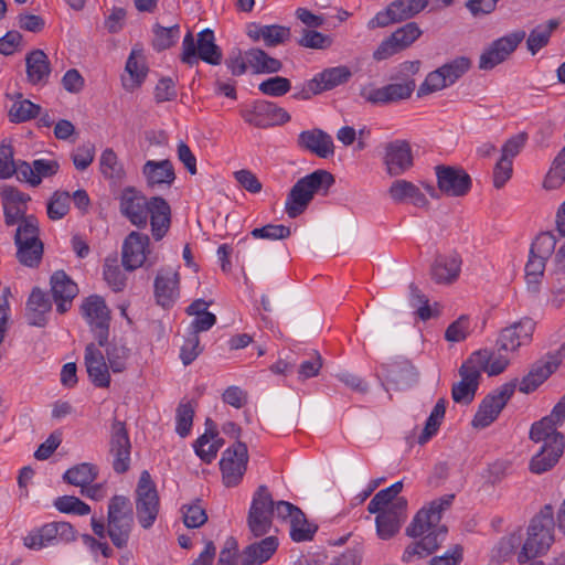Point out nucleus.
Instances as JSON below:
<instances>
[{
    "label": "nucleus",
    "mask_w": 565,
    "mask_h": 565,
    "mask_svg": "<svg viewBox=\"0 0 565 565\" xmlns=\"http://www.w3.org/2000/svg\"><path fill=\"white\" fill-rule=\"evenodd\" d=\"M455 495L446 494L429 503L426 508H422L406 527V535L411 537H419L409 544L403 555L402 561L409 563L415 556L419 558L431 555L446 540L448 529L440 524L441 513L450 507Z\"/></svg>",
    "instance_id": "nucleus-1"
},
{
    "label": "nucleus",
    "mask_w": 565,
    "mask_h": 565,
    "mask_svg": "<svg viewBox=\"0 0 565 565\" xmlns=\"http://www.w3.org/2000/svg\"><path fill=\"white\" fill-rule=\"evenodd\" d=\"M509 361L499 355L493 356L492 350L480 349L472 352L459 367L461 380L452 385V399L462 405H469L478 391L481 371L489 376H497L505 371Z\"/></svg>",
    "instance_id": "nucleus-2"
},
{
    "label": "nucleus",
    "mask_w": 565,
    "mask_h": 565,
    "mask_svg": "<svg viewBox=\"0 0 565 565\" xmlns=\"http://www.w3.org/2000/svg\"><path fill=\"white\" fill-rule=\"evenodd\" d=\"M135 525L134 508L126 495L116 494L109 499L107 523L103 519H90V526L99 539L108 536L113 545L119 550L128 546Z\"/></svg>",
    "instance_id": "nucleus-3"
},
{
    "label": "nucleus",
    "mask_w": 565,
    "mask_h": 565,
    "mask_svg": "<svg viewBox=\"0 0 565 565\" xmlns=\"http://www.w3.org/2000/svg\"><path fill=\"white\" fill-rule=\"evenodd\" d=\"M554 508L552 504H545L530 522L527 539L518 554V562L524 564L545 554L554 543Z\"/></svg>",
    "instance_id": "nucleus-4"
},
{
    "label": "nucleus",
    "mask_w": 565,
    "mask_h": 565,
    "mask_svg": "<svg viewBox=\"0 0 565 565\" xmlns=\"http://www.w3.org/2000/svg\"><path fill=\"white\" fill-rule=\"evenodd\" d=\"M182 63L193 66L203 61L210 65H220L223 60L221 47L215 43L214 31L206 28L198 33L195 40L192 32H188L182 42Z\"/></svg>",
    "instance_id": "nucleus-5"
},
{
    "label": "nucleus",
    "mask_w": 565,
    "mask_h": 565,
    "mask_svg": "<svg viewBox=\"0 0 565 565\" xmlns=\"http://www.w3.org/2000/svg\"><path fill=\"white\" fill-rule=\"evenodd\" d=\"M135 493L138 523L142 529L149 530L158 518L160 498L156 484L147 470L141 472Z\"/></svg>",
    "instance_id": "nucleus-6"
},
{
    "label": "nucleus",
    "mask_w": 565,
    "mask_h": 565,
    "mask_svg": "<svg viewBox=\"0 0 565 565\" xmlns=\"http://www.w3.org/2000/svg\"><path fill=\"white\" fill-rule=\"evenodd\" d=\"M274 500L268 488L259 486L255 491L247 515V525L255 537L269 533L273 525Z\"/></svg>",
    "instance_id": "nucleus-7"
},
{
    "label": "nucleus",
    "mask_w": 565,
    "mask_h": 565,
    "mask_svg": "<svg viewBox=\"0 0 565 565\" xmlns=\"http://www.w3.org/2000/svg\"><path fill=\"white\" fill-rule=\"evenodd\" d=\"M518 383V379H514L488 394L478 407L471 423L472 426L475 428H486L490 426L498 418L509 399L513 396Z\"/></svg>",
    "instance_id": "nucleus-8"
},
{
    "label": "nucleus",
    "mask_w": 565,
    "mask_h": 565,
    "mask_svg": "<svg viewBox=\"0 0 565 565\" xmlns=\"http://www.w3.org/2000/svg\"><path fill=\"white\" fill-rule=\"evenodd\" d=\"M534 330L535 322L529 317L503 328L495 342L497 351H492L493 356L501 355L510 362L507 353L515 352L520 347L530 344Z\"/></svg>",
    "instance_id": "nucleus-9"
},
{
    "label": "nucleus",
    "mask_w": 565,
    "mask_h": 565,
    "mask_svg": "<svg viewBox=\"0 0 565 565\" xmlns=\"http://www.w3.org/2000/svg\"><path fill=\"white\" fill-rule=\"evenodd\" d=\"M82 316L85 318L100 347L108 341L110 310L106 301L98 295L86 297L81 305Z\"/></svg>",
    "instance_id": "nucleus-10"
},
{
    "label": "nucleus",
    "mask_w": 565,
    "mask_h": 565,
    "mask_svg": "<svg viewBox=\"0 0 565 565\" xmlns=\"http://www.w3.org/2000/svg\"><path fill=\"white\" fill-rule=\"evenodd\" d=\"M248 463V449L245 443L236 440L225 449L220 460L223 483L227 488L241 483Z\"/></svg>",
    "instance_id": "nucleus-11"
},
{
    "label": "nucleus",
    "mask_w": 565,
    "mask_h": 565,
    "mask_svg": "<svg viewBox=\"0 0 565 565\" xmlns=\"http://www.w3.org/2000/svg\"><path fill=\"white\" fill-rule=\"evenodd\" d=\"M428 6V0H394L372 18L369 29L385 28L412 19Z\"/></svg>",
    "instance_id": "nucleus-12"
},
{
    "label": "nucleus",
    "mask_w": 565,
    "mask_h": 565,
    "mask_svg": "<svg viewBox=\"0 0 565 565\" xmlns=\"http://www.w3.org/2000/svg\"><path fill=\"white\" fill-rule=\"evenodd\" d=\"M131 441L126 423L114 418L110 425L109 455L111 467L118 475L126 473L130 468Z\"/></svg>",
    "instance_id": "nucleus-13"
},
{
    "label": "nucleus",
    "mask_w": 565,
    "mask_h": 565,
    "mask_svg": "<svg viewBox=\"0 0 565 565\" xmlns=\"http://www.w3.org/2000/svg\"><path fill=\"white\" fill-rule=\"evenodd\" d=\"M564 356L565 344H562L558 350L548 352L543 359L536 361L520 382L519 391L524 394L534 392L557 370Z\"/></svg>",
    "instance_id": "nucleus-14"
},
{
    "label": "nucleus",
    "mask_w": 565,
    "mask_h": 565,
    "mask_svg": "<svg viewBox=\"0 0 565 565\" xmlns=\"http://www.w3.org/2000/svg\"><path fill=\"white\" fill-rule=\"evenodd\" d=\"M435 172L438 190L447 196H465L472 186L470 175L460 167L439 164Z\"/></svg>",
    "instance_id": "nucleus-15"
},
{
    "label": "nucleus",
    "mask_w": 565,
    "mask_h": 565,
    "mask_svg": "<svg viewBox=\"0 0 565 565\" xmlns=\"http://www.w3.org/2000/svg\"><path fill=\"white\" fill-rule=\"evenodd\" d=\"M150 209V200L137 190L135 186H126L119 195L120 213L129 220V222L143 228L147 226Z\"/></svg>",
    "instance_id": "nucleus-16"
},
{
    "label": "nucleus",
    "mask_w": 565,
    "mask_h": 565,
    "mask_svg": "<svg viewBox=\"0 0 565 565\" xmlns=\"http://www.w3.org/2000/svg\"><path fill=\"white\" fill-rule=\"evenodd\" d=\"M422 30L416 22H408L395 30L383 40L373 53V58L383 61L411 46L419 36Z\"/></svg>",
    "instance_id": "nucleus-17"
},
{
    "label": "nucleus",
    "mask_w": 565,
    "mask_h": 565,
    "mask_svg": "<svg viewBox=\"0 0 565 565\" xmlns=\"http://www.w3.org/2000/svg\"><path fill=\"white\" fill-rule=\"evenodd\" d=\"M525 31L518 30L509 33L491 43V45L481 54L479 61L480 70H492L504 62L524 40Z\"/></svg>",
    "instance_id": "nucleus-18"
},
{
    "label": "nucleus",
    "mask_w": 565,
    "mask_h": 565,
    "mask_svg": "<svg viewBox=\"0 0 565 565\" xmlns=\"http://www.w3.org/2000/svg\"><path fill=\"white\" fill-rule=\"evenodd\" d=\"M415 87V79L406 77L401 83L387 84L380 88H363L360 95L372 105H387L409 98Z\"/></svg>",
    "instance_id": "nucleus-19"
},
{
    "label": "nucleus",
    "mask_w": 565,
    "mask_h": 565,
    "mask_svg": "<svg viewBox=\"0 0 565 565\" xmlns=\"http://www.w3.org/2000/svg\"><path fill=\"white\" fill-rule=\"evenodd\" d=\"M407 518V500L398 498L385 512L375 518L376 534L381 540H390L395 536Z\"/></svg>",
    "instance_id": "nucleus-20"
},
{
    "label": "nucleus",
    "mask_w": 565,
    "mask_h": 565,
    "mask_svg": "<svg viewBox=\"0 0 565 565\" xmlns=\"http://www.w3.org/2000/svg\"><path fill=\"white\" fill-rule=\"evenodd\" d=\"M384 163L391 177L405 173L413 166V154L406 140H395L385 147Z\"/></svg>",
    "instance_id": "nucleus-21"
},
{
    "label": "nucleus",
    "mask_w": 565,
    "mask_h": 565,
    "mask_svg": "<svg viewBox=\"0 0 565 565\" xmlns=\"http://www.w3.org/2000/svg\"><path fill=\"white\" fill-rule=\"evenodd\" d=\"M179 273L162 268L154 278V298L157 305L162 308H170L179 297Z\"/></svg>",
    "instance_id": "nucleus-22"
},
{
    "label": "nucleus",
    "mask_w": 565,
    "mask_h": 565,
    "mask_svg": "<svg viewBox=\"0 0 565 565\" xmlns=\"http://www.w3.org/2000/svg\"><path fill=\"white\" fill-rule=\"evenodd\" d=\"M149 243L148 235L139 232H131L126 237L121 250V262L126 270L131 271L143 265Z\"/></svg>",
    "instance_id": "nucleus-23"
},
{
    "label": "nucleus",
    "mask_w": 565,
    "mask_h": 565,
    "mask_svg": "<svg viewBox=\"0 0 565 565\" xmlns=\"http://www.w3.org/2000/svg\"><path fill=\"white\" fill-rule=\"evenodd\" d=\"M50 284L56 311L63 315L71 308L73 299L78 294V287L64 270H56L51 276Z\"/></svg>",
    "instance_id": "nucleus-24"
},
{
    "label": "nucleus",
    "mask_w": 565,
    "mask_h": 565,
    "mask_svg": "<svg viewBox=\"0 0 565 565\" xmlns=\"http://www.w3.org/2000/svg\"><path fill=\"white\" fill-rule=\"evenodd\" d=\"M297 145L300 149L307 150L322 159H327L334 153L331 136L319 128L301 131L298 135Z\"/></svg>",
    "instance_id": "nucleus-25"
},
{
    "label": "nucleus",
    "mask_w": 565,
    "mask_h": 565,
    "mask_svg": "<svg viewBox=\"0 0 565 565\" xmlns=\"http://www.w3.org/2000/svg\"><path fill=\"white\" fill-rule=\"evenodd\" d=\"M278 548V539L274 535L250 543L238 555L239 565H262L269 561Z\"/></svg>",
    "instance_id": "nucleus-26"
},
{
    "label": "nucleus",
    "mask_w": 565,
    "mask_h": 565,
    "mask_svg": "<svg viewBox=\"0 0 565 565\" xmlns=\"http://www.w3.org/2000/svg\"><path fill=\"white\" fill-rule=\"evenodd\" d=\"M85 365L92 383L97 387H108L110 384L109 365L105 356L94 343L85 348Z\"/></svg>",
    "instance_id": "nucleus-27"
},
{
    "label": "nucleus",
    "mask_w": 565,
    "mask_h": 565,
    "mask_svg": "<svg viewBox=\"0 0 565 565\" xmlns=\"http://www.w3.org/2000/svg\"><path fill=\"white\" fill-rule=\"evenodd\" d=\"M246 34L254 42L263 40L265 45L268 47L282 44L291 36V32L288 26L279 24L262 25L256 22L247 24Z\"/></svg>",
    "instance_id": "nucleus-28"
},
{
    "label": "nucleus",
    "mask_w": 565,
    "mask_h": 565,
    "mask_svg": "<svg viewBox=\"0 0 565 565\" xmlns=\"http://www.w3.org/2000/svg\"><path fill=\"white\" fill-rule=\"evenodd\" d=\"M51 309L52 302L49 295L39 287H34L28 298L25 308L29 324L39 328L45 327Z\"/></svg>",
    "instance_id": "nucleus-29"
},
{
    "label": "nucleus",
    "mask_w": 565,
    "mask_h": 565,
    "mask_svg": "<svg viewBox=\"0 0 565 565\" xmlns=\"http://www.w3.org/2000/svg\"><path fill=\"white\" fill-rule=\"evenodd\" d=\"M460 268L461 258L458 254L437 255L430 266V276L436 284H452L459 277Z\"/></svg>",
    "instance_id": "nucleus-30"
},
{
    "label": "nucleus",
    "mask_w": 565,
    "mask_h": 565,
    "mask_svg": "<svg viewBox=\"0 0 565 565\" xmlns=\"http://www.w3.org/2000/svg\"><path fill=\"white\" fill-rule=\"evenodd\" d=\"M26 78L32 85H45L51 75V63L44 51L36 49L25 56Z\"/></svg>",
    "instance_id": "nucleus-31"
},
{
    "label": "nucleus",
    "mask_w": 565,
    "mask_h": 565,
    "mask_svg": "<svg viewBox=\"0 0 565 565\" xmlns=\"http://www.w3.org/2000/svg\"><path fill=\"white\" fill-rule=\"evenodd\" d=\"M142 173L149 188L170 186L175 180V172L170 160H148L142 167Z\"/></svg>",
    "instance_id": "nucleus-32"
},
{
    "label": "nucleus",
    "mask_w": 565,
    "mask_h": 565,
    "mask_svg": "<svg viewBox=\"0 0 565 565\" xmlns=\"http://www.w3.org/2000/svg\"><path fill=\"white\" fill-rule=\"evenodd\" d=\"M171 210L168 202L161 196H152L150 199V225L152 236L156 241H160L167 234L171 223Z\"/></svg>",
    "instance_id": "nucleus-33"
},
{
    "label": "nucleus",
    "mask_w": 565,
    "mask_h": 565,
    "mask_svg": "<svg viewBox=\"0 0 565 565\" xmlns=\"http://www.w3.org/2000/svg\"><path fill=\"white\" fill-rule=\"evenodd\" d=\"M388 194L396 203L409 202L417 207H428L429 202L420 189L411 181L397 179L392 182Z\"/></svg>",
    "instance_id": "nucleus-34"
},
{
    "label": "nucleus",
    "mask_w": 565,
    "mask_h": 565,
    "mask_svg": "<svg viewBox=\"0 0 565 565\" xmlns=\"http://www.w3.org/2000/svg\"><path fill=\"white\" fill-rule=\"evenodd\" d=\"M561 441V437L558 438ZM553 446L541 445L537 452L532 457L529 469L535 475H542L551 470L562 457L565 446L553 441Z\"/></svg>",
    "instance_id": "nucleus-35"
},
{
    "label": "nucleus",
    "mask_w": 565,
    "mask_h": 565,
    "mask_svg": "<svg viewBox=\"0 0 565 565\" xmlns=\"http://www.w3.org/2000/svg\"><path fill=\"white\" fill-rule=\"evenodd\" d=\"M556 422L553 417H543L541 420L532 424L530 429V439L536 444L553 446V441L557 444L561 437V446H565L564 435L556 429Z\"/></svg>",
    "instance_id": "nucleus-36"
},
{
    "label": "nucleus",
    "mask_w": 565,
    "mask_h": 565,
    "mask_svg": "<svg viewBox=\"0 0 565 565\" xmlns=\"http://www.w3.org/2000/svg\"><path fill=\"white\" fill-rule=\"evenodd\" d=\"M313 200L301 178L291 186L285 202V212L290 218L301 215Z\"/></svg>",
    "instance_id": "nucleus-37"
},
{
    "label": "nucleus",
    "mask_w": 565,
    "mask_h": 565,
    "mask_svg": "<svg viewBox=\"0 0 565 565\" xmlns=\"http://www.w3.org/2000/svg\"><path fill=\"white\" fill-rule=\"evenodd\" d=\"M247 62L254 74H273L282 70V62L262 49L247 50Z\"/></svg>",
    "instance_id": "nucleus-38"
},
{
    "label": "nucleus",
    "mask_w": 565,
    "mask_h": 565,
    "mask_svg": "<svg viewBox=\"0 0 565 565\" xmlns=\"http://www.w3.org/2000/svg\"><path fill=\"white\" fill-rule=\"evenodd\" d=\"M558 19H550L547 22L536 25L526 39V47L532 55L550 43L552 33L559 26Z\"/></svg>",
    "instance_id": "nucleus-39"
},
{
    "label": "nucleus",
    "mask_w": 565,
    "mask_h": 565,
    "mask_svg": "<svg viewBox=\"0 0 565 565\" xmlns=\"http://www.w3.org/2000/svg\"><path fill=\"white\" fill-rule=\"evenodd\" d=\"M17 246V258L23 266L36 268L41 264L44 246L41 239L23 241L14 243Z\"/></svg>",
    "instance_id": "nucleus-40"
},
{
    "label": "nucleus",
    "mask_w": 565,
    "mask_h": 565,
    "mask_svg": "<svg viewBox=\"0 0 565 565\" xmlns=\"http://www.w3.org/2000/svg\"><path fill=\"white\" fill-rule=\"evenodd\" d=\"M352 73L348 66L340 65L335 67H329L315 75V79L318 82L321 93L331 90L339 85L345 84L351 78Z\"/></svg>",
    "instance_id": "nucleus-41"
},
{
    "label": "nucleus",
    "mask_w": 565,
    "mask_h": 565,
    "mask_svg": "<svg viewBox=\"0 0 565 565\" xmlns=\"http://www.w3.org/2000/svg\"><path fill=\"white\" fill-rule=\"evenodd\" d=\"M99 169L102 174L114 184H119L126 174L122 164L118 161L117 154L110 148H107L102 152Z\"/></svg>",
    "instance_id": "nucleus-42"
},
{
    "label": "nucleus",
    "mask_w": 565,
    "mask_h": 565,
    "mask_svg": "<svg viewBox=\"0 0 565 565\" xmlns=\"http://www.w3.org/2000/svg\"><path fill=\"white\" fill-rule=\"evenodd\" d=\"M385 377L398 388L407 386L414 381V367L408 361L384 364Z\"/></svg>",
    "instance_id": "nucleus-43"
},
{
    "label": "nucleus",
    "mask_w": 565,
    "mask_h": 565,
    "mask_svg": "<svg viewBox=\"0 0 565 565\" xmlns=\"http://www.w3.org/2000/svg\"><path fill=\"white\" fill-rule=\"evenodd\" d=\"M97 476L98 469L95 465L83 462L67 469L63 479L70 484L84 488L90 484Z\"/></svg>",
    "instance_id": "nucleus-44"
},
{
    "label": "nucleus",
    "mask_w": 565,
    "mask_h": 565,
    "mask_svg": "<svg viewBox=\"0 0 565 565\" xmlns=\"http://www.w3.org/2000/svg\"><path fill=\"white\" fill-rule=\"evenodd\" d=\"M301 180L305 181V185L312 198H315L316 194H328L330 188L335 182L333 174L323 169H318L302 177Z\"/></svg>",
    "instance_id": "nucleus-45"
},
{
    "label": "nucleus",
    "mask_w": 565,
    "mask_h": 565,
    "mask_svg": "<svg viewBox=\"0 0 565 565\" xmlns=\"http://www.w3.org/2000/svg\"><path fill=\"white\" fill-rule=\"evenodd\" d=\"M546 259L529 253V259L525 264V280L527 290L537 294L546 267Z\"/></svg>",
    "instance_id": "nucleus-46"
},
{
    "label": "nucleus",
    "mask_w": 565,
    "mask_h": 565,
    "mask_svg": "<svg viewBox=\"0 0 565 565\" xmlns=\"http://www.w3.org/2000/svg\"><path fill=\"white\" fill-rule=\"evenodd\" d=\"M446 404H447V402L445 398H439L437 401L436 405L434 406L430 415L428 416V418L426 420V424H425V427H424L422 434L418 437V443L420 445L426 444L434 435L437 434V431L441 425V422L445 417Z\"/></svg>",
    "instance_id": "nucleus-47"
},
{
    "label": "nucleus",
    "mask_w": 565,
    "mask_h": 565,
    "mask_svg": "<svg viewBox=\"0 0 565 565\" xmlns=\"http://www.w3.org/2000/svg\"><path fill=\"white\" fill-rule=\"evenodd\" d=\"M126 71L130 75V88L138 87L143 83L148 74V67L146 65L145 56L140 50L134 49L131 51L126 62Z\"/></svg>",
    "instance_id": "nucleus-48"
},
{
    "label": "nucleus",
    "mask_w": 565,
    "mask_h": 565,
    "mask_svg": "<svg viewBox=\"0 0 565 565\" xmlns=\"http://www.w3.org/2000/svg\"><path fill=\"white\" fill-rule=\"evenodd\" d=\"M104 279L108 286L115 291H122L126 287L127 277L120 269L118 259L116 256L107 257L104 264Z\"/></svg>",
    "instance_id": "nucleus-49"
},
{
    "label": "nucleus",
    "mask_w": 565,
    "mask_h": 565,
    "mask_svg": "<svg viewBox=\"0 0 565 565\" xmlns=\"http://www.w3.org/2000/svg\"><path fill=\"white\" fill-rule=\"evenodd\" d=\"M54 542L53 529L50 523H46L41 527L33 529L23 539L24 545L28 548L35 551L52 545Z\"/></svg>",
    "instance_id": "nucleus-50"
},
{
    "label": "nucleus",
    "mask_w": 565,
    "mask_h": 565,
    "mask_svg": "<svg viewBox=\"0 0 565 565\" xmlns=\"http://www.w3.org/2000/svg\"><path fill=\"white\" fill-rule=\"evenodd\" d=\"M130 350L126 345L115 341L111 342L106 350L108 365L114 373H121L126 370Z\"/></svg>",
    "instance_id": "nucleus-51"
},
{
    "label": "nucleus",
    "mask_w": 565,
    "mask_h": 565,
    "mask_svg": "<svg viewBox=\"0 0 565 565\" xmlns=\"http://www.w3.org/2000/svg\"><path fill=\"white\" fill-rule=\"evenodd\" d=\"M41 113V106L29 99H22L12 104L9 118L11 122H24L36 118Z\"/></svg>",
    "instance_id": "nucleus-52"
},
{
    "label": "nucleus",
    "mask_w": 565,
    "mask_h": 565,
    "mask_svg": "<svg viewBox=\"0 0 565 565\" xmlns=\"http://www.w3.org/2000/svg\"><path fill=\"white\" fill-rule=\"evenodd\" d=\"M154 38L152 41L153 49L158 52L171 47L180 36V28L174 24L169 28L156 24L153 28Z\"/></svg>",
    "instance_id": "nucleus-53"
},
{
    "label": "nucleus",
    "mask_w": 565,
    "mask_h": 565,
    "mask_svg": "<svg viewBox=\"0 0 565 565\" xmlns=\"http://www.w3.org/2000/svg\"><path fill=\"white\" fill-rule=\"evenodd\" d=\"M256 108L263 118H266L268 126L273 124H285L290 120V115L284 108L273 102L256 100Z\"/></svg>",
    "instance_id": "nucleus-54"
},
{
    "label": "nucleus",
    "mask_w": 565,
    "mask_h": 565,
    "mask_svg": "<svg viewBox=\"0 0 565 565\" xmlns=\"http://www.w3.org/2000/svg\"><path fill=\"white\" fill-rule=\"evenodd\" d=\"M200 503L201 500L196 499L193 503L182 507L183 523L189 529L201 527L207 521L206 511Z\"/></svg>",
    "instance_id": "nucleus-55"
},
{
    "label": "nucleus",
    "mask_w": 565,
    "mask_h": 565,
    "mask_svg": "<svg viewBox=\"0 0 565 565\" xmlns=\"http://www.w3.org/2000/svg\"><path fill=\"white\" fill-rule=\"evenodd\" d=\"M54 507L62 513L87 515L90 513V507L74 495H62L54 500Z\"/></svg>",
    "instance_id": "nucleus-56"
},
{
    "label": "nucleus",
    "mask_w": 565,
    "mask_h": 565,
    "mask_svg": "<svg viewBox=\"0 0 565 565\" xmlns=\"http://www.w3.org/2000/svg\"><path fill=\"white\" fill-rule=\"evenodd\" d=\"M194 417V407L191 402L180 403L175 411V431L184 438L186 437L192 428Z\"/></svg>",
    "instance_id": "nucleus-57"
},
{
    "label": "nucleus",
    "mask_w": 565,
    "mask_h": 565,
    "mask_svg": "<svg viewBox=\"0 0 565 565\" xmlns=\"http://www.w3.org/2000/svg\"><path fill=\"white\" fill-rule=\"evenodd\" d=\"M470 67L471 61L467 56H458L440 66L449 86L462 77L470 70Z\"/></svg>",
    "instance_id": "nucleus-58"
},
{
    "label": "nucleus",
    "mask_w": 565,
    "mask_h": 565,
    "mask_svg": "<svg viewBox=\"0 0 565 565\" xmlns=\"http://www.w3.org/2000/svg\"><path fill=\"white\" fill-rule=\"evenodd\" d=\"M71 195L66 191H55L47 203L49 218L56 221L63 218L70 210Z\"/></svg>",
    "instance_id": "nucleus-59"
},
{
    "label": "nucleus",
    "mask_w": 565,
    "mask_h": 565,
    "mask_svg": "<svg viewBox=\"0 0 565 565\" xmlns=\"http://www.w3.org/2000/svg\"><path fill=\"white\" fill-rule=\"evenodd\" d=\"M556 237L551 232H543L536 236L534 242L531 245L530 253L541 257V259H546L552 256L556 246Z\"/></svg>",
    "instance_id": "nucleus-60"
},
{
    "label": "nucleus",
    "mask_w": 565,
    "mask_h": 565,
    "mask_svg": "<svg viewBox=\"0 0 565 565\" xmlns=\"http://www.w3.org/2000/svg\"><path fill=\"white\" fill-rule=\"evenodd\" d=\"M258 89L266 96L280 97L291 89V82L287 77L274 76L263 81Z\"/></svg>",
    "instance_id": "nucleus-61"
},
{
    "label": "nucleus",
    "mask_w": 565,
    "mask_h": 565,
    "mask_svg": "<svg viewBox=\"0 0 565 565\" xmlns=\"http://www.w3.org/2000/svg\"><path fill=\"white\" fill-rule=\"evenodd\" d=\"M297 43L302 47L326 50L331 46L332 39L331 36L322 34L316 30L303 29L302 35Z\"/></svg>",
    "instance_id": "nucleus-62"
},
{
    "label": "nucleus",
    "mask_w": 565,
    "mask_h": 565,
    "mask_svg": "<svg viewBox=\"0 0 565 565\" xmlns=\"http://www.w3.org/2000/svg\"><path fill=\"white\" fill-rule=\"evenodd\" d=\"M449 84L443 73L441 68L428 73L425 81L420 84L417 90V96L423 97L434 92H438L445 87H448Z\"/></svg>",
    "instance_id": "nucleus-63"
},
{
    "label": "nucleus",
    "mask_w": 565,
    "mask_h": 565,
    "mask_svg": "<svg viewBox=\"0 0 565 565\" xmlns=\"http://www.w3.org/2000/svg\"><path fill=\"white\" fill-rule=\"evenodd\" d=\"M35 239H40L39 222L34 215H29L19 223L14 235V243L23 241L34 242Z\"/></svg>",
    "instance_id": "nucleus-64"
}]
</instances>
